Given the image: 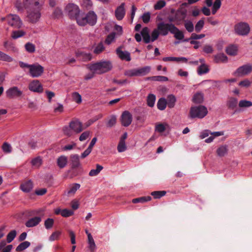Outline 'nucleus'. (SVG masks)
I'll use <instances>...</instances> for the list:
<instances>
[{
    "mask_svg": "<svg viewBox=\"0 0 252 252\" xmlns=\"http://www.w3.org/2000/svg\"><path fill=\"white\" fill-rule=\"evenodd\" d=\"M158 29L159 30L161 35H167L168 32H170L171 33L173 34L174 37L178 40H182L184 38V34L183 32L172 23L160 22L158 24Z\"/></svg>",
    "mask_w": 252,
    "mask_h": 252,
    "instance_id": "obj_1",
    "label": "nucleus"
},
{
    "mask_svg": "<svg viewBox=\"0 0 252 252\" xmlns=\"http://www.w3.org/2000/svg\"><path fill=\"white\" fill-rule=\"evenodd\" d=\"M112 68V64L110 61H101L91 64L89 69L97 74L106 73Z\"/></svg>",
    "mask_w": 252,
    "mask_h": 252,
    "instance_id": "obj_2",
    "label": "nucleus"
},
{
    "mask_svg": "<svg viewBox=\"0 0 252 252\" xmlns=\"http://www.w3.org/2000/svg\"><path fill=\"white\" fill-rule=\"evenodd\" d=\"M40 10L39 6L27 10V21L32 24H35L39 21L41 17Z\"/></svg>",
    "mask_w": 252,
    "mask_h": 252,
    "instance_id": "obj_3",
    "label": "nucleus"
},
{
    "mask_svg": "<svg viewBox=\"0 0 252 252\" xmlns=\"http://www.w3.org/2000/svg\"><path fill=\"white\" fill-rule=\"evenodd\" d=\"M65 12L71 19H75L78 23V20L80 19V10L78 6L74 3L68 4L65 8Z\"/></svg>",
    "mask_w": 252,
    "mask_h": 252,
    "instance_id": "obj_4",
    "label": "nucleus"
},
{
    "mask_svg": "<svg viewBox=\"0 0 252 252\" xmlns=\"http://www.w3.org/2000/svg\"><path fill=\"white\" fill-rule=\"evenodd\" d=\"M208 113V111L204 106L199 105L191 107L189 111L190 118L193 119L195 118H203Z\"/></svg>",
    "mask_w": 252,
    "mask_h": 252,
    "instance_id": "obj_5",
    "label": "nucleus"
},
{
    "mask_svg": "<svg viewBox=\"0 0 252 252\" xmlns=\"http://www.w3.org/2000/svg\"><path fill=\"white\" fill-rule=\"evenodd\" d=\"M97 16L94 11H90L84 17L81 16L78 20V24L80 26H85L88 24L91 26L94 25L96 22Z\"/></svg>",
    "mask_w": 252,
    "mask_h": 252,
    "instance_id": "obj_6",
    "label": "nucleus"
},
{
    "mask_svg": "<svg viewBox=\"0 0 252 252\" xmlns=\"http://www.w3.org/2000/svg\"><path fill=\"white\" fill-rule=\"evenodd\" d=\"M235 32L240 35H247L250 31L249 24L245 22H240L235 25L234 27Z\"/></svg>",
    "mask_w": 252,
    "mask_h": 252,
    "instance_id": "obj_7",
    "label": "nucleus"
},
{
    "mask_svg": "<svg viewBox=\"0 0 252 252\" xmlns=\"http://www.w3.org/2000/svg\"><path fill=\"white\" fill-rule=\"evenodd\" d=\"M44 72V67L38 63L31 64L29 71V75L32 78H37L42 75Z\"/></svg>",
    "mask_w": 252,
    "mask_h": 252,
    "instance_id": "obj_8",
    "label": "nucleus"
},
{
    "mask_svg": "<svg viewBox=\"0 0 252 252\" xmlns=\"http://www.w3.org/2000/svg\"><path fill=\"white\" fill-rule=\"evenodd\" d=\"M6 19L8 24L11 26L17 29L22 27L23 22L18 15L9 14L7 15Z\"/></svg>",
    "mask_w": 252,
    "mask_h": 252,
    "instance_id": "obj_9",
    "label": "nucleus"
},
{
    "mask_svg": "<svg viewBox=\"0 0 252 252\" xmlns=\"http://www.w3.org/2000/svg\"><path fill=\"white\" fill-rule=\"evenodd\" d=\"M252 71V65L247 64L238 67L234 72V75L236 76H243L250 73Z\"/></svg>",
    "mask_w": 252,
    "mask_h": 252,
    "instance_id": "obj_10",
    "label": "nucleus"
},
{
    "mask_svg": "<svg viewBox=\"0 0 252 252\" xmlns=\"http://www.w3.org/2000/svg\"><path fill=\"white\" fill-rule=\"evenodd\" d=\"M6 94L7 97L10 98L20 97L23 95V92L17 87L14 86L10 88L6 91Z\"/></svg>",
    "mask_w": 252,
    "mask_h": 252,
    "instance_id": "obj_11",
    "label": "nucleus"
},
{
    "mask_svg": "<svg viewBox=\"0 0 252 252\" xmlns=\"http://www.w3.org/2000/svg\"><path fill=\"white\" fill-rule=\"evenodd\" d=\"M132 117L127 111H124L121 117L122 125L124 126H128L131 123Z\"/></svg>",
    "mask_w": 252,
    "mask_h": 252,
    "instance_id": "obj_12",
    "label": "nucleus"
},
{
    "mask_svg": "<svg viewBox=\"0 0 252 252\" xmlns=\"http://www.w3.org/2000/svg\"><path fill=\"white\" fill-rule=\"evenodd\" d=\"M29 89L32 92L40 93L43 91L42 85L37 80L32 81L29 85Z\"/></svg>",
    "mask_w": 252,
    "mask_h": 252,
    "instance_id": "obj_13",
    "label": "nucleus"
},
{
    "mask_svg": "<svg viewBox=\"0 0 252 252\" xmlns=\"http://www.w3.org/2000/svg\"><path fill=\"white\" fill-rule=\"evenodd\" d=\"M69 127L77 133L81 132L84 128L82 124L78 120L72 121L69 124Z\"/></svg>",
    "mask_w": 252,
    "mask_h": 252,
    "instance_id": "obj_14",
    "label": "nucleus"
},
{
    "mask_svg": "<svg viewBox=\"0 0 252 252\" xmlns=\"http://www.w3.org/2000/svg\"><path fill=\"white\" fill-rule=\"evenodd\" d=\"M122 48V46L117 48L116 50V54L122 60H125L127 62L130 61L131 57L130 53L128 51H123Z\"/></svg>",
    "mask_w": 252,
    "mask_h": 252,
    "instance_id": "obj_15",
    "label": "nucleus"
},
{
    "mask_svg": "<svg viewBox=\"0 0 252 252\" xmlns=\"http://www.w3.org/2000/svg\"><path fill=\"white\" fill-rule=\"evenodd\" d=\"M175 19L176 20V24L179 25L182 21H185L187 17V10H178L175 14Z\"/></svg>",
    "mask_w": 252,
    "mask_h": 252,
    "instance_id": "obj_16",
    "label": "nucleus"
},
{
    "mask_svg": "<svg viewBox=\"0 0 252 252\" xmlns=\"http://www.w3.org/2000/svg\"><path fill=\"white\" fill-rule=\"evenodd\" d=\"M39 2L37 0H23V4L24 8L27 10L39 6Z\"/></svg>",
    "mask_w": 252,
    "mask_h": 252,
    "instance_id": "obj_17",
    "label": "nucleus"
},
{
    "mask_svg": "<svg viewBox=\"0 0 252 252\" xmlns=\"http://www.w3.org/2000/svg\"><path fill=\"white\" fill-rule=\"evenodd\" d=\"M125 3H122L119 7H117L115 11V16L117 20H121L123 19L125 15Z\"/></svg>",
    "mask_w": 252,
    "mask_h": 252,
    "instance_id": "obj_18",
    "label": "nucleus"
},
{
    "mask_svg": "<svg viewBox=\"0 0 252 252\" xmlns=\"http://www.w3.org/2000/svg\"><path fill=\"white\" fill-rule=\"evenodd\" d=\"M77 58L83 62H87L91 60L92 55L90 53H87L82 51H78L76 53Z\"/></svg>",
    "mask_w": 252,
    "mask_h": 252,
    "instance_id": "obj_19",
    "label": "nucleus"
},
{
    "mask_svg": "<svg viewBox=\"0 0 252 252\" xmlns=\"http://www.w3.org/2000/svg\"><path fill=\"white\" fill-rule=\"evenodd\" d=\"M41 221V218L40 217H35L29 219L25 223L28 227H32L37 225Z\"/></svg>",
    "mask_w": 252,
    "mask_h": 252,
    "instance_id": "obj_20",
    "label": "nucleus"
},
{
    "mask_svg": "<svg viewBox=\"0 0 252 252\" xmlns=\"http://www.w3.org/2000/svg\"><path fill=\"white\" fill-rule=\"evenodd\" d=\"M33 188V183L31 180L24 182L20 186V189L25 192H29Z\"/></svg>",
    "mask_w": 252,
    "mask_h": 252,
    "instance_id": "obj_21",
    "label": "nucleus"
},
{
    "mask_svg": "<svg viewBox=\"0 0 252 252\" xmlns=\"http://www.w3.org/2000/svg\"><path fill=\"white\" fill-rule=\"evenodd\" d=\"M141 34L143 37L144 42L147 44L151 41V37L149 34V30L147 27L143 28L141 32Z\"/></svg>",
    "mask_w": 252,
    "mask_h": 252,
    "instance_id": "obj_22",
    "label": "nucleus"
},
{
    "mask_svg": "<svg viewBox=\"0 0 252 252\" xmlns=\"http://www.w3.org/2000/svg\"><path fill=\"white\" fill-rule=\"evenodd\" d=\"M214 61L216 63H226L228 58L227 56L223 53H219L214 56Z\"/></svg>",
    "mask_w": 252,
    "mask_h": 252,
    "instance_id": "obj_23",
    "label": "nucleus"
},
{
    "mask_svg": "<svg viewBox=\"0 0 252 252\" xmlns=\"http://www.w3.org/2000/svg\"><path fill=\"white\" fill-rule=\"evenodd\" d=\"M151 69V67L149 66H145L137 68L138 76H142L148 74L150 72Z\"/></svg>",
    "mask_w": 252,
    "mask_h": 252,
    "instance_id": "obj_24",
    "label": "nucleus"
},
{
    "mask_svg": "<svg viewBox=\"0 0 252 252\" xmlns=\"http://www.w3.org/2000/svg\"><path fill=\"white\" fill-rule=\"evenodd\" d=\"M228 147L226 145H222L217 150V154L220 157H224L227 154Z\"/></svg>",
    "mask_w": 252,
    "mask_h": 252,
    "instance_id": "obj_25",
    "label": "nucleus"
},
{
    "mask_svg": "<svg viewBox=\"0 0 252 252\" xmlns=\"http://www.w3.org/2000/svg\"><path fill=\"white\" fill-rule=\"evenodd\" d=\"M67 162V158L66 157L62 156L59 157L57 159V164L60 168L64 167Z\"/></svg>",
    "mask_w": 252,
    "mask_h": 252,
    "instance_id": "obj_26",
    "label": "nucleus"
},
{
    "mask_svg": "<svg viewBox=\"0 0 252 252\" xmlns=\"http://www.w3.org/2000/svg\"><path fill=\"white\" fill-rule=\"evenodd\" d=\"M237 104L238 99L233 97H230L226 103L228 108L232 110L236 107Z\"/></svg>",
    "mask_w": 252,
    "mask_h": 252,
    "instance_id": "obj_27",
    "label": "nucleus"
},
{
    "mask_svg": "<svg viewBox=\"0 0 252 252\" xmlns=\"http://www.w3.org/2000/svg\"><path fill=\"white\" fill-rule=\"evenodd\" d=\"M72 167L77 168L80 165L79 158L78 155H73L70 156Z\"/></svg>",
    "mask_w": 252,
    "mask_h": 252,
    "instance_id": "obj_28",
    "label": "nucleus"
},
{
    "mask_svg": "<svg viewBox=\"0 0 252 252\" xmlns=\"http://www.w3.org/2000/svg\"><path fill=\"white\" fill-rule=\"evenodd\" d=\"M88 239L89 243V248L91 252H94L95 251L96 246L94 241V240L91 234L89 233L88 235Z\"/></svg>",
    "mask_w": 252,
    "mask_h": 252,
    "instance_id": "obj_29",
    "label": "nucleus"
},
{
    "mask_svg": "<svg viewBox=\"0 0 252 252\" xmlns=\"http://www.w3.org/2000/svg\"><path fill=\"white\" fill-rule=\"evenodd\" d=\"M4 47L6 49L7 51H11L13 53L18 52V49L15 46L14 44L8 41H5L4 43Z\"/></svg>",
    "mask_w": 252,
    "mask_h": 252,
    "instance_id": "obj_30",
    "label": "nucleus"
},
{
    "mask_svg": "<svg viewBox=\"0 0 252 252\" xmlns=\"http://www.w3.org/2000/svg\"><path fill=\"white\" fill-rule=\"evenodd\" d=\"M197 73L201 75L206 74L209 71V69L207 65L205 63H202L197 68Z\"/></svg>",
    "mask_w": 252,
    "mask_h": 252,
    "instance_id": "obj_31",
    "label": "nucleus"
},
{
    "mask_svg": "<svg viewBox=\"0 0 252 252\" xmlns=\"http://www.w3.org/2000/svg\"><path fill=\"white\" fill-rule=\"evenodd\" d=\"M167 101L165 98L161 97L159 98L157 103V107L160 110H163L167 106Z\"/></svg>",
    "mask_w": 252,
    "mask_h": 252,
    "instance_id": "obj_32",
    "label": "nucleus"
},
{
    "mask_svg": "<svg viewBox=\"0 0 252 252\" xmlns=\"http://www.w3.org/2000/svg\"><path fill=\"white\" fill-rule=\"evenodd\" d=\"M152 199V198L150 196H142L141 197L134 198L132 200V202L133 203H137L139 202L144 203L149 201H150Z\"/></svg>",
    "mask_w": 252,
    "mask_h": 252,
    "instance_id": "obj_33",
    "label": "nucleus"
},
{
    "mask_svg": "<svg viewBox=\"0 0 252 252\" xmlns=\"http://www.w3.org/2000/svg\"><path fill=\"white\" fill-rule=\"evenodd\" d=\"M156 101V96L154 94H149L147 98V103L150 107H154Z\"/></svg>",
    "mask_w": 252,
    "mask_h": 252,
    "instance_id": "obj_34",
    "label": "nucleus"
},
{
    "mask_svg": "<svg viewBox=\"0 0 252 252\" xmlns=\"http://www.w3.org/2000/svg\"><path fill=\"white\" fill-rule=\"evenodd\" d=\"M237 47L234 45H230L226 48V53L231 56H234L237 54Z\"/></svg>",
    "mask_w": 252,
    "mask_h": 252,
    "instance_id": "obj_35",
    "label": "nucleus"
},
{
    "mask_svg": "<svg viewBox=\"0 0 252 252\" xmlns=\"http://www.w3.org/2000/svg\"><path fill=\"white\" fill-rule=\"evenodd\" d=\"M31 245L30 242L28 241H24L20 243L16 248V251L17 252L22 251L28 248Z\"/></svg>",
    "mask_w": 252,
    "mask_h": 252,
    "instance_id": "obj_36",
    "label": "nucleus"
},
{
    "mask_svg": "<svg viewBox=\"0 0 252 252\" xmlns=\"http://www.w3.org/2000/svg\"><path fill=\"white\" fill-rule=\"evenodd\" d=\"M193 101L195 103H201L203 101V94L201 93L195 94L193 97Z\"/></svg>",
    "mask_w": 252,
    "mask_h": 252,
    "instance_id": "obj_37",
    "label": "nucleus"
},
{
    "mask_svg": "<svg viewBox=\"0 0 252 252\" xmlns=\"http://www.w3.org/2000/svg\"><path fill=\"white\" fill-rule=\"evenodd\" d=\"M167 104L169 108H173L175 105L176 102V98L174 95L172 94L169 95L167 97Z\"/></svg>",
    "mask_w": 252,
    "mask_h": 252,
    "instance_id": "obj_38",
    "label": "nucleus"
},
{
    "mask_svg": "<svg viewBox=\"0 0 252 252\" xmlns=\"http://www.w3.org/2000/svg\"><path fill=\"white\" fill-rule=\"evenodd\" d=\"M26 32L23 30H18L13 31L11 34V37L13 39H17L25 35Z\"/></svg>",
    "mask_w": 252,
    "mask_h": 252,
    "instance_id": "obj_39",
    "label": "nucleus"
},
{
    "mask_svg": "<svg viewBox=\"0 0 252 252\" xmlns=\"http://www.w3.org/2000/svg\"><path fill=\"white\" fill-rule=\"evenodd\" d=\"M240 108H248L252 106V102L246 99L241 100L238 103Z\"/></svg>",
    "mask_w": 252,
    "mask_h": 252,
    "instance_id": "obj_40",
    "label": "nucleus"
},
{
    "mask_svg": "<svg viewBox=\"0 0 252 252\" xmlns=\"http://www.w3.org/2000/svg\"><path fill=\"white\" fill-rule=\"evenodd\" d=\"M148 80H151L155 81L165 82L168 80L167 77L163 76H154L148 78Z\"/></svg>",
    "mask_w": 252,
    "mask_h": 252,
    "instance_id": "obj_41",
    "label": "nucleus"
},
{
    "mask_svg": "<svg viewBox=\"0 0 252 252\" xmlns=\"http://www.w3.org/2000/svg\"><path fill=\"white\" fill-rule=\"evenodd\" d=\"M102 169L103 167L101 165L96 164V168L95 169H92L89 174L90 176H95L99 173Z\"/></svg>",
    "mask_w": 252,
    "mask_h": 252,
    "instance_id": "obj_42",
    "label": "nucleus"
},
{
    "mask_svg": "<svg viewBox=\"0 0 252 252\" xmlns=\"http://www.w3.org/2000/svg\"><path fill=\"white\" fill-rule=\"evenodd\" d=\"M184 26L189 32H192L194 30V26L191 21H185Z\"/></svg>",
    "mask_w": 252,
    "mask_h": 252,
    "instance_id": "obj_43",
    "label": "nucleus"
},
{
    "mask_svg": "<svg viewBox=\"0 0 252 252\" xmlns=\"http://www.w3.org/2000/svg\"><path fill=\"white\" fill-rule=\"evenodd\" d=\"M0 60L7 62H11L13 61V59L10 56L0 51Z\"/></svg>",
    "mask_w": 252,
    "mask_h": 252,
    "instance_id": "obj_44",
    "label": "nucleus"
},
{
    "mask_svg": "<svg viewBox=\"0 0 252 252\" xmlns=\"http://www.w3.org/2000/svg\"><path fill=\"white\" fill-rule=\"evenodd\" d=\"M204 18H202L199 21H198L197 23L196 24L194 29L195 31L196 32H199L201 30L203 29L204 25Z\"/></svg>",
    "mask_w": 252,
    "mask_h": 252,
    "instance_id": "obj_45",
    "label": "nucleus"
},
{
    "mask_svg": "<svg viewBox=\"0 0 252 252\" xmlns=\"http://www.w3.org/2000/svg\"><path fill=\"white\" fill-rule=\"evenodd\" d=\"M124 75L128 77L138 76L137 68L126 70L125 71Z\"/></svg>",
    "mask_w": 252,
    "mask_h": 252,
    "instance_id": "obj_46",
    "label": "nucleus"
},
{
    "mask_svg": "<svg viewBox=\"0 0 252 252\" xmlns=\"http://www.w3.org/2000/svg\"><path fill=\"white\" fill-rule=\"evenodd\" d=\"M117 118L115 115H111L106 123V126L108 127L114 126L116 123Z\"/></svg>",
    "mask_w": 252,
    "mask_h": 252,
    "instance_id": "obj_47",
    "label": "nucleus"
},
{
    "mask_svg": "<svg viewBox=\"0 0 252 252\" xmlns=\"http://www.w3.org/2000/svg\"><path fill=\"white\" fill-rule=\"evenodd\" d=\"M160 34L159 30L158 29V25H157V29H154L151 33V41L153 42L157 40L159 35Z\"/></svg>",
    "mask_w": 252,
    "mask_h": 252,
    "instance_id": "obj_48",
    "label": "nucleus"
},
{
    "mask_svg": "<svg viewBox=\"0 0 252 252\" xmlns=\"http://www.w3.org/2000/svg\"><path fill=\"white\" fill-rule=\"evenodd\" d=\"M2 150L4 153H10L12 152V147L7 142H4L1 146Z\"/></svg>",
    "mask_w": 252,
    "mask_h": 252,
    "instance_id": "obj_49",
    "label": "nucleus"
},
{
    "mask_svg": "<svg viewBox=\"0 0 252 252\" xmlns=\"http://www.w3.org/2000/svg\"><path fill=\"white\" fill-rule=\"evenodd\" d=\"M16 234L17 232L15 230H11L9 232L6 237V241L7 243H11L15 238Z\"/></svg>",
    "mask_w": 252,
    "mask_h": 252,
    "instance_id": "obj_50",
    "label": "nucleus"
},
{
    "mask_svg": "<svg viewBox=\"0 0 252 252\" xmlns=\"http://www.w3.org/2000/svg\"><path fill=\"white\" fill-rule=\"evenodd\" d=\"M25 47L26 49V50L29 53H33L34 52L35 50V45L31 43V42H28L25 45Z\"/></svg>",
    "mask_w": 252,
    "mask_h": 252,
    "instance_id": "obj_51",
    "label": "nucleus"
},
{
    "mask_svg": "<svg viewBox=\"0 0 252 252\" xmlns=\"http://www.w3.org/2000/svg\"><path fill=\"white\" fill-rule=\"evenodd\" d=\"M151 195L154 196L155 198H160L166 194L165 191H155L151 192Z\"/></svg>",
    "mask_w": 252,
    "mask_h": 252,
    "instance_id": "obj_52",
    "label": "nucleus"
},
{
    "mask_svg": "<svg viewBox=\"0 0 252 252\" xmlns=\"http://www.w3.org/2000/svg\"><path fill=\"white\" fill-rule=\"evenodd\" d=\"M54 223V220L53 219L48 218L44 222L45 227L47 229H49L53 227Z\"/></svg>",
    "mask_w": 252,
    "mask_h": 252,
    "instance_id": "obj_53",
    "label": "nucleus"
},
{
    "mask_svg": "<svg viewBox=\"0 0 252 252\" xmlns=\"http://www.w3.org/2000/svg\"><path fill=\"white\" fill-rule=\"evenodd\" d=\"M116 33L112 32L109 34L105 39V43L108 45L111 44L115 38Z\"/></svg>",
    "mask_w": 252,
    "mask_h": 252,
    "instance_id": "obj_54",
    "label": "nucleus"
},
{
    "mask_svg": "<svg viewBox=\"0 0 252 252\" xmlns=\"http://www.w3.org/2000/svg\"><path fill=\"white\" fill-rule=\"evenodd\" d=\"M166 2L164 0H158L154 5L155 10H160L165 6Z\"/></svg>",
    "mask_w": 252,
    "mask_h": 252,
    "instance_id": "obj_55",
    "label": "nucleus"
},
{
    "mask_svg": "<svg viewBox=\"0 0 252 252\" xmlns=\"http://www.w3.org/2000/svg\"><path fill=\"white\" fill-rule=\"evenodd\" d=\"M104 47L102 43L100 42L97 44L95 49H94V52L96 54H99L101 53L104 50Z\"/></svg>",
    "mask_w": 252,
    "mask_h": 252,
    "instance_id": "obj_56",
    "label": "nucleus"
},
{
    "mask_svg": "<svg viewBox=\"0 0 252 252\" xmlns=\"http://www.w3.org/2000/svg\"><path fill=\"white\" fill-rule=\"evenodd\" d=\"M126 149V146L125 143V142L119 141L117 150L119 152L122 153L125 151Z\"/></svg>",
    "mask_w": 252,
    "mask_h": 252,
    "instance_id": "obj_57",
    "label": "nucleus"
},
{
    "mask_svg": "<svg viewBox=\"0 0 252 252\" xmlns=\"http://www.w3.org/2000/svg\"><path fill=\"white\" fill-rule=\"evenodd\" d=\"M72 99L74 101L77 102V103H79L81 102V95L77 92H74L72 94Z\"/></svg>",
    "mask_w": 252,
    "mask_h": 252,
    "instance_id": "obj_58",
    "label": "nucleus"
},
{
    "mask_svg": "<svg viewBox=\"0 0 252 252\" xmlns=\"http://www.w3.org/2000/svg\"><path fill=\"white\" fill-rule=\"evenodd\" d=\"M73 214V211L71 210L64 209L62 210L61 215L63 217H69Z\"/></svg>",
    "mask_w": 252,
    "mask_h": 252,
    "instance_id": "obj_59",
    "label": "nucleus"
},
{
    "mask_svg": "<svg viewBox=\"0 0 252 252\" xmlns=\"http://www.w3.org/2000/svg\"><path fill=\"white\" fill-rule=\"evenodd\" d=\"M42 160L39 157H37L33 158L32 160V164L33 166L38 167L41 164Z\"/></svg>",
    "mask_w": 252,
    "mask_h": 252,
    "instance_id": "obj_60",
    "label": "nucleus"
},
{
    "mask_svg": "<svg viewBox=\"0 0 252 252\" xmlns=\"http://www.w3.org/2000/svg\"><path fill=\"white\" fill-rule=\"evenodd\" d=\"M80 187V185L79 184H74L73 186L70 188V189L68 191V194L73 193L74 194L77 189H78Z\"/></svg>",
    "mask_w": 252,
    "mask_h": 252,
    "instance_id": "obj_61",
    "label": "nucleus"
},
{
    "mask_svg": "<svg viewBox=\"0 0 252 252\" xmlns=\"http://www.w3.org/2000/svg\"><path fill=\"white\" fill-rule=\"evenodd\" d=\"M61 235V232L57 231L54 232H53L51 235L49 237V240L50 241H54L59 238V236Z\"/></svg>",
    "mask_w": 252,
    "mask_h": 252,
    "instance_id": "obj_62",
    "label": "nucleus"
},
{
    "mask_svg": "<svg viewBox=\"0 0 252 252\" xmlns=\"http://www.w3.org/2000/svg\"><path fill=\"white\" fill-rule=\"evenodd\" d=\"M62 15V11L59 8H56L53 12V16L55 18L60 17Z\"/></svg>",
    "mask_w": 252,
    "mask_h": 252,
    "instance_id": "obj_63",
    "label": "nucleus"
},
{
    "mask_svg": "<svg viewBox=\"0 0 252 252\" xmlns=\"http://www.w3.org/2000/svg\"><path fill=\"white\" fill-rule=\"evenodd\" d=\"M150 13L149 12L143 14L142 16V20L144 23H148L150 19Z\"/></svg>",
    "mask_w": 252,
    "mask_h": 252,
    "instance_id": "obj_64",
    "label": "nucleus"
}]
</instances>
